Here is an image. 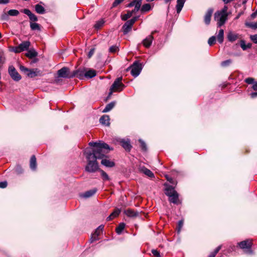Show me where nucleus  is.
<instances>
[{
  "label": "nucleus",
  "instance_id": "47",
  "mask_svg": "<svg viewBox=\"0 0 257 257\" xmlns=\"http://www.w3.org/2000/svg\"><path fill=\"white\" fill-rule=\"evenodd\" d=\"M118 49V48L116 46H112L109 48V52L111 53H115L117 51Z\"/></svg>",
  "mask_w": 257,
  "mask_h": 257
},
{
  "label": "nucleus",
  "instance_id": "14",
  "mask_svg": "<svg viewBox=\"0 0 257 257\" xmlns=\"http://www.w3.org/2000/svg\"><path fill=\"white\" fill-rule=\"evenodd\" d=\"M240 35L238 34L235 33L233 32H229L227 35V39L228 41L233 42L237 39H239Z\"/></svg>",
  "mask_w": 257,
  "mask_h": 257
},
{
  "label": "nucleus",
  "instance_id": "10",
  "mask_svg": "<svg viewBox=\"0 0 257 257\" xmlns=\"http://www.w3.org/2000/svg\"><path fill=\"white\" fill-rule=\"evenodd\" d=\"M85 70H86V68H79L78 69L73 71L72 75H74V77H76L82 80L85 78Z\"/></svg>",
  "mask_w": 257,
  "mask_h": 257
},
{
  "label": "nucleus",
  "instance_id": "64",
  "mask_svg": "<svg viewBox=\"0 0 257 257\" xmlns=\"http://www.w3.org/2000/svg\"><path fill=\"white\" fill-rule=\"evenodd\" d=\"M252 44L251 43H248L246 44V48L247 49L250 48L251 47Z\"/></svg>",
  "mask_w": 257,
  "mask_h": 257
},
{
  "label": "nucleus",
  "instance_id": "57",
  "mask_svg": "<svg viewBox=\"0 0 257 257\" xmlns=\"http://www.w3.org/2000/svg\"><path fill=\"white\" fill-rule=\"evenodd\" d=\"M246 25L251 28H253V29L257 28V23L248 24H246Z\"/></svg>",
  "mask_w": 257,
  "mask_h": 257
},
{
  "label": "nucleus",
  "instance_id": "58",
  "mask_svg": "<svg viewBox=\"0 0 257 257\" xmlns=\"http://www.w3.org/2000/svg\"><path fill=\"white\" fill-rule=\"evenodd\" d=\"M94 51H95V49L94 48L90 49V50L89 51V52L88 54V58H91V57L93 55Z\"/></svg>",
  "mask_w": 257,
  "mask_h": 257
},
{
  "label": "nucleus",
  "instance_id": "53",
  "mask_svg": "<svg viewBox=\"0 0 257 257\" xmlns=\"http://www.w3.org/2000/svg\"><path fill=\"white\" fill-rule=\"evenodd\" d=\"M231 63V60L229 59L222 62L221 65L222 66H226L229 65Z\"/></svg>",
  "mask_w": 257,
  "mask_h": 257
},
{
  "label": "nucleus",
  "instance_id": "20",
  "mask_svg": "<svg viewBox=\"0 0 257 257\" xmlns=\"http://www.w3.org/2000/svg\"><path fill=\"white\" fill-rule=\"evenodd\" d=\"M153 39V36L149 35L143 41L142 43L146 48H149L152 45Z\"/></svg>",
  "mask_w": 257,
  "mask_h": 257
},
{
  "label": "nucleus",
  "instance_id": "2",
  "mask_svg": "<svg viewBox=\"0 0 257 257\" xmlns=\"http://www.w3.org/2000/svg\"><path fill=\"white\" fill-rule=\"evenodd\" d=\"M89 145L91 147H96V150L98 155L102 156V158H98L101 160V164L106 167H113L114 166L115 164L113 161H110L108 159V157L106 156L110 148L109 146L104 143L101 142H90Z\"/></svg>",
  "mask_w": 257,
  "mask_h": 257
},
{
  "label": "nucleus",
  "instance_id": "16",
  "mask_svg": "<svg viewBox=\"0 0 257 257\" xmlns=\"http://www.w3.org/2000/svg\"><path fill=\"white\" fill-rule=\"evenodd\" d=\"M169 201L174 204L178 205L181 203L179 199V194L178 193L169 197Z\"/></svg>",
  "mask_w": 257,
  "mask_h": 257
},
{
  "label": "nucleus",
  "instance_id": "27",
  "mask_svg": "<svg viewBox=\"0 0 257 257\" xmlns=\"http://www.w3.org/2000/svg\"><path fill=\"white\" fill-rule=\"evenodd\" d=\"M120 213V210L119 209H115L110 214L109 216H108L106 218V220L107 221L111 220L113 219V218H115Z\"/></svg>",
  "mask_w": 257,
  "mask_h": 257
},
{
  "label": "nucleus",
  "instance_id": "44",
  "mask_svg": "<svg viewBox=\"0 0 257 257\" xmlns=\"http://www.w3.org/2000/svg\"><path fill=\"white\" fill-rule=\"evenodd\" d=\"M139 142L140 143V146H141L142 149L143 151H146L147 150V146H146V144H145V143L141 140H139Z\"/></svg>",
  "mask_w": 257,
  "mask_h": 257
},
{
  "label": "nucleus",
  "instance_id": "12",
  "mask_svg": "<svg viewBox=\"0 0 257 257\" xmlns=\"http://www.w3.org/2000/svg\"><path fill=\"white\" fill-rule=\"evenodd\" d=\"M238 246L241 249H250L251 248L252 243V240L250 239H246L238 243Z\"/></svg>",
  "mask_w": 257,
  "mask_h": 257
},
{
  "label": "nucleus",
  "instance_id": "37",
  "mask_svg": "<svg viewBox=\"0 0 257 257\" xmlns=\"http://www.w3.org/2000/svg\"><path fill=\"white\" fill-rule=\"evenodd\" d=\"M151 10V5L149 4H146L143 5L141 8V11L142 12H148Z\"/></svg>",
  "mask_w": 257,
  "mask_h": 257
},
{
  "label": "nucleus",
  "instance_id": "32",
  "mask_svg": "<svg viewBox=\"0 0 257 257\" xmlns=\"http://www.w3.org/2000/svg\"><path fill=\"white\" fill-rule=\"evenodd\" d=\"M30 26L31 29L33 31H41V26L38 23L30 22Z\"/></svg>",
  "mask_w": 257,
  "mask_h": 257
},
{
  "label": "nucleus",
  "instance_id": "36",
  "mask_svg": "<svg viewBox=\"0 0 257 257\" xmlns=\"http://www.w3.org/2000/svg\"><path fill=\"white\" fill-rule=\"evenodd\" d=\"M98 171L101 173V177L104 181L109 180L108 175L103 170L100 169Z\"/></svg>",
  "mask_w": 257,
  "mask_h": 257
},
{
  "label": "nucleus",
  "instance_id": "9",
  "mask_svg": "<svg viewBox=\"0 0 257 257\" xmlns=\"http://www.w3.org/2000/svg\"><path fill=\"white\" fill-rule=\"evenodd\" d=\"M9 73L11 78L16 81H19L21 79V76L17 72L15 68L11 66L9 68Z\"/></svg>",
  "mask_w": 257,
  "mask_h": 257
},
{
  "label": "nucleus",
  "instance_id": "22",
  "mask_svg": "<svg viewBox=\"0 0 257 257\" xmlns=\"http://www.w3.org/2000/svg\"><path fill=\"white\" fill-rule=\"evenodd\" d=\"M124 213L128 217H135L139 215L138 211H135L132 209H127L124 211Z\"/></svg>",
  "mask_w": 257,
  "mask_h": 257
},
{
  "label": "nucleus",
  "instance_id": "48",
  "mask_svg": "<svg viewBox=\"0 0 257 257\" xmlns=\"http://www.w3.org/2000/svg\"><path fill=\"white\" fill-rule=\"evenodd\" d=\"M152 253L155 257H161L160 252L157 249H152Z\"/></svg>",
  "mask_w": 257,
  "mask_h": 257
},
{
  "label": "nucleus",
  "instance_id": "50",
  "mask_svg": "<svg viewBox=\"0 0 257 257\" xmlns=\"http://www.w3.org/2000/svg\"><path fill=\"white\" fill-rule=\"evenodd\" d=\"M184 221L183 220H179L178 223V232H180L183 225Z\"/></svg>",
  "mask_w": 257,
  "mask_h": 257
},
{
  "label": "nucleus",
  "instance_id": "18",
  "mask_svg": "<svg viewBox=\"0 0 257 257\" xmlns=\"http://www.w3.org/2000/svg\"><path fill=\"white\" fill-rule=\"evenodd\" d=\"M139 171L150 178H154V173L144 166L140 167L139 168Z\"/></svg>",
  "mask_w": 257,
  "mask_h": 257
},
{
  "label": "nucleus",
  "instance_id": "24",
  "mask_svg": "<svg viewBox=\"0 0 257 257\" xmlns=\"http://www.w3.org/2000/svg\"><path fill=\"white\" fill-rule=\"evenodd\" d=\"M96 191L97 189L94 188L85 192L84 193L81 195V196L86 198H89L92 196L96 192Z\"/></svg>",
  "mask_w": 257,
  "mask_h": 257
},
{
  "label": "nucleus",
  "instance_id": "13",
  "mask_svg": "<svg viewBox=\"0 0 257 257\" xmlns=\"http://www.w3.org/2000/svg\"><path fill=\"white\" fill-rule=\"evenodd\" d=\"M22 12L24 13L25 14L27 15L29 17L30 23H34L38 21V19L37 16H36L34 14L32 13L30 10L25 9L23 10Z\"/></svg>",
  "mask_w": 257,
  "mask_h": 257
},
{
  "label": "nucleus",
  "instance_id": "51",
  "mask_svg": "<svg viewBox=\"0 0 257 257\" xmlns=\"http://www.w3.org/2000/svg\"><path fill=\"white\" fill-rule=\"evenodd\" d=\"M9 16L8 13L7 14L4 13L1 16V19L4 21H7L9 19Z\"/></svg>",
  "mask_w": 257,
  "mask_h": 257
},
{
  "label": "nucleus",
  "instance_id": "17",
  "mask_svg": "<svg viewBox=\"0 0 257 257\" xmlns=\"http://www.w3.org/2000/svg\"><path fill=\"white\" fill-rule=\"evenodd\" d=\"M213 12L212 9H209L204 16V20L206 25H209L210 23L211 18Z\"/></svg>",
  "mask_w": 257,
  "mask_h": 257
},
{
  "label": "nucleus",
  "instance_id": "54",
  "mask_svg": "<svg viewBox=\"0 0 257 257\" xmlns=\"http://www.w3.org/2000/svg\"><path fill=\"white\" fill-rule=\"evenodd\" d=\"M245 82L249 84H252L254 82V79L251 77H248L245 79Z\"/></svg>",
  "mask_w": 257,
  "mask_h": 257
},
{
  "label": "nucleus",
  "instance_id": "11",
  "mask_svg": "<svg viewBox=\"0 0 257 257\" xmlns=\"http://www.w3.org/2000/svg\"><path fill=\"white\" fill-rule=\"evenodd\" d=\"M103 227L104 226L101 225L95 229L94 233L92 234L90 239L91 243L98 239V236L102 233Z\"/></svg>",
  "mask_w": 257,
  "mask_h": 257
},
{
  "label": "nucleus",
  "instance_id": "25",
  "mask_svg": "<svg viewBox=\"0 0 257 257\" xmlns=\"http://www.w3.org/2000/svg\"><path fill=\"white\" fill-rule=\"evenodd\" d=\"M120 144L121 146L127 151H130L132 148V146L130 144V142L128 141H125L124 140H122L120 141Z\"/></svg>",
  "mask_w": 257,
  "mask_h": 257
},
{
  "label": "nucleus",
  "instance_id": "23",
  "mask_svg": "<svg viewBox=\"0 0 257 257\" xmlns=\"http://www.w3.org/2000/svg\"><path fill=\"white\" fill-rule=\"evenodd\" d=\"M109 119L108 115H103L100 118L99 121L102 124L108 126L110 124Z\"/></svg>",
  "mask_w": 257,
  "mask_h": 257
},
{
  "label": "nucleus",
  "instance_id": "42",
  "mask_svg": "<svg viewBox=\"0 0 257 257\" xmlns=\"http://www.w3.org/2000/svg\"><path fill=\"white\" fill-rule=\"evenodd\" d=\"M216 42V37L215 36L211 37L208 40V43L209 46H212Z\"/></svg>",
  "mask_w": 257,
  "mask_h": 257
},
{
  "label": "nucleus",
  "instance_id": "30",
  "mask_svg": "<svg viewBox=\"0 0 257 257\" xmlns=\"http://www.w3.org/2000/svg\"><path fill=\"white\" fill-rule=\"evenodd\" d=\"M25 55L29 58L32 59L36 57L38 55V53L35 50L31 49L28 51Z\"/></svg>",
  "mask_w": 257,
  "mask_h": 257
},
{
  "label": "nucleus",
  "instance_id": "63",
  "mask_svg": "<svg viewBox=\"0 0 257 257\" xmlns=\"http://www.w3.org/2000/svg\"><path fill=\"white\" fill-rule=\"evenodd\" d=\"M256 16H257V14H256V12H255L251 15V18L254 19L256 17Z\"/></svg>",
  "mask_w": 257,
  "mask_h": 257
},
{
  "label": "nucleus",
  "instance_id": "8",
  "mask_svg": "<svg viewBox=\"0 0 257 257\" xmlns=\"http://www.w3.org/2000/svg\"><path fill=\"white\" fill-rule=\"evenodd\" d=\"M227 14H223L217 12L215 13L214 18L217 21L219 27H221L224 24L227 20Z\"/></svg>",
  "mask_w": 257,
  "mask_h": 257
},
{
  "label": "nucleus",
  "instance_id": "15",
  "mask_svg": "<svg viewBox=\"0 0 257 257\" xmlns=\"http://www.w3.org/2000/svg\"><path fill=\"white\" fill-rule=\"evenodd\" d=\"M178 193L175 188L171 185H167L165 189V194L169 197Z\"/></svg>",
  "mask_w": 257,
  "mask_h": 257
},
{
  "label": "nucleus",
  "instance_id": "21",
  "mask_svg": "<svg viewBox=\"0 0 257 257\" xmlns=\"http://www.w3.org/2000/svg\"><path fill=\"white\" fill-rule=\"evenodd\" d=\"M85 78L87 79H90L96 76V72L95 70L91 69H87L86 68V70H85Z\"/></svg>",
  "mask_w": 257,
  "mask_h": 257
},
{
  "label": "nucleus",
  "instance_id": "55",
  "mask_svg": "<svg viewBox=\"0 0 257 257\" xmlns=\"http://www.w3.org/2000/svg\"><path fill=\"white\" fill-rule=\"evenodd\" d=\"M139 2V0H133L132 2L127 5V7H132L136 6L137 3Z\"/></svg>",
  "mask_w": 257,
  "mask_h": 257
},
{
  "label": "nucleus",
  "instance_id": "46",
  "mask_svg": "<svg viewBox=\"0 0 257 257\" xmlns=\"http://www.w3.org/2000/svg\"><path fill=\"white\" fill-rule=\"evenodd\" d=\"M15 171L18 174H20L23 172V169L20 166H17L15 168Z\"/></svg>",
  "mask_w": 257,
  "mask_h": 257
},
{
  "label": "nucleus",
  "instance_id": "7",
  "mask_svg": "<svg viewBox=\"0 0 257 257\" xmlns=\"http://www.w3.org/2000/svg\"><path fill=\"white\" fill-rule=\"evenodd\" d=\"M138 19V17H135L132 19L127 21L122 26V30L124 34H127L132 30V26Z\"/></svg>",
  "mask_w": 257,
  "mask_h": 257
},
{
  "label": "nucleus",
  "instance_id": "38",
  "mask_svg": "<svg viewBox=\"0 0 257 257\" xmlns=\"http://www.w3.org/2000/svg\"><path fill=\"white\" fill-rule=\"evenodd\" d=\"M8 13V15L11 16H17L19 14V11L17 10H10Z\"/></svg>",
  "mask_w": 257,
  "mask_h": 257
},
{
  "label": "nucleus",
  "instance_id": "35",
  "mask_svg": "<svg viewBox=\"0 0 257 257\" xmlns=\"http://www.w3.org/2000/svg\"><path fill=\"white\" fill-rule=\"evenodd\" d=\"M125 226V224L124 223H119V225H118V226H117L115 229L116 232L118 234H121L122 230L124 229Z\"/></svg>",
  "mask_w": 257,
  "mask_h": 257
},
{
  "label": "nucleus",
  "instance_id": "56",
  "mask_svg": "<svg viewBox=\"0 0 257 257\" xmlns=\"http://www.w3.org/2000/svg\"><path fill=\"white\" fill-rule=\"evenodd\" d=\"M8 183L6 181L0 182V188H5L7 187Z\"/></svg>",
  "mask_w": 257,
  "mask_h": 257
},
{
  "label": "nucleus",
  "instance_id": "61",
  "mask_svg": "<svg viewBox=\"0 0 257 257\" xmlns=\"http://www.w3.org/2000/svg\"><path fill=\"white\" fill-rule=\"evenodd\" d=\"M252 89L256 91L257 90V81L255 82L252 85Z\"/></svg>",
  "mask_w": 257,
  "mask_h": 257
},
{
  "label": "nucleus",
  "instance_id": "45",
  "mask_svg": "<svg viewBox=\"0 0 257 257\" xmlns=\"http://www.w3.org/2000/svg\"><path fill=\"white\" fill-rule=\"evenodd\" d=\"M240 45L243 50H246L247 49L246 45L245 44V41L241 40L240 41Z\"/></svg>",
  "mask_w": 257,
  "mask_h": 257
},
{
  "label": "nucleus",
  "instance_id": "40",
  "mask_svg": "<svg viewBox=\"0 0 257 257\" xmlns=\"http://www.w3.org/2000/svg\"><path fill=\"white\" fill-rule=\"evenodd\" d=\"M221 248V245L218 246L213 252H211L208 257H215Z\"/></svg>",
  "mask_w": 257,
  "mask_h": 257
},
{
  "label": "nucleus",
  "instance_id": "60",
  "mask_svg": "<svg viewBox=\"0 0 257 257\" xmlns=\"http://www.w3.org/2000/svg\"><path fill=\"white\" fill-rule=\"evenodd\" d=\"M250 97L252 98L256 97H257V92H252L250 93Z\"/></svg>",
  "mask_w": 257,
  "mask_h": 257
},
{
  "label": "nucleus",
  "instance_id": "6",
  "mask_svg": "<svg viewBox=\"0 0 257 257\" xmlns=\"http://www.w3.org/2000/svg\"><path fill=\"white\" fill-rule=\"evenodd\" d=\"M131 68V74L134 77H137L140 74L142 69V65L138 61H135Z\"/></svg>",
  "mask_w": 257,
  "mask_h": 257
},
{
  "label": "nucleus",
  "instance_id": "34",
  "mask_svg": "<svg viewBox=\"0 0 257 257\" xmlns=\"http://www.w3.org/2000/svg\"><path fill=\"white\" fill-rule=\"evenodd\" d=\"M115 105L114 102H111L110 103L107 104L104 109L103 110V112H107L112 109Z\"/></svg>",
  "mask_w": 257,
  "mask_h": 257
},
{
  "label": "nucleus",
  "instance_id": "3",
  "mask_svg": "<svg viewBox=\"0 0 257 257\" xmlns=\"http://www.w3.org/2000/svg\"><path fill=\"white\" fill-rule=\"evenodd\" d=\"M122 77L116 78L111 86L110 90L113 91H120L122 90L124 85L121 82Z\"/></svg>",
  "mask_w": 257,
  "mask_h": 257
},
{
  "label": "nucleus",
  "instance_id": "31",
  "mask_svg": "<svg viewBox=\"0 0 257 257\" xmlns=\"http://www.w3.org/2000/svg\"><path fill=\"white\" fill-rule=\"evenodd\" d=\"M217 40L219 43L221 44L223 43L224 40V31L223 29H220L219 31L218 34L217 35Z\"/></svg>",
  "mask_w": 257,
  "mask_h": 257
},
{
  "label": "nucleus",
  "instance_id": "41",
  "mask_svg": "<svg viewBox=\"0 0 257 257\" xmlns=\"http://www.w3.org/2000/svg\"><path fill=\"white\" fill-rule=\"evenodd\" d=\"M104 23V21L102 20L97 21L94 25V27L96 29L100 28Z\"/></svg>",
  "mask_w": 257,
  "mask_h": 257
},
{
  "label": "nucleus",
  "instance_id": "28",
  "mask_svg": "<svg viewBox=\"0 0 257 257\" xmlns=\"http://www.w3.org/2000/svg\"><path fill=\"white\" fill-rule=\"evenodd\" d=\"M35 11L39 14H44L45 13V8L40 4H37L35 6Z\"/></svg>",
  "mask_w": 257,
  "mask_h": 257
},
{
  "label": "nucleus",
  "instance_id": "52",
  "mask_svg": "<svg viewBox=\"0 0 257 257\" xmlns=\"http://www.w3.org/2000/svg\"><path fill=\"white\" fill-rule=\"evenodd\" d=\"M250 40L255 44H257V34L250 36Z\"/></svg>",
  "mask_w": 257,
  "mask_h": 257
},
{
  "label": "nucleus",
  "instance_id": "49",
  "mask_svg": "<svg viewBox=\"0 0 257 257\" xmlns=\"http://www.w3.org/2000/svg\"><path fill=\"white\" fill-rule=\"evenodd\" d=\"M124 0H115L113 3L112 7L114 8L117 7L118 5L121 4Z\"/></svg>",
  "mask_w": 257,
  "mask_h": 257
},
{
  "label": "nucleus",
  "instance_id": "59",
  "mask_svg": "<svg viewBox=\"0 0 257 257\" xmlns=\"http://www.w3.org/2000/svg\"><path fill=\"white\" fill-rule=\"evenodd\" d=\"M227 7L226 6H224L223 9L220 12H218L220 13L223 14H227Z\"/></svg>",
  "mask_w": 257,
  "mask_h": 257
},
{
  "label": "nucleus",
  "instance_id": "62",
  "mask_svg": "<svg viewBox=\"0 0 257 257\" xmlns=\"http://www.w3.org/2000/svg\"><path fill=\"white\" fill-rule=\"evenodd\" d=\"M9 2V0H0V4H6Z\"/></svg>",
  "mask_w": 257,
  "mask_h": 257
},
{
  "label": "nucleus",
  "instance_id": "19",
  "mask_svg": "<svg viewBox=\"0 0 257 257\" xmlns=\"http://www.w3.org/2000/svg\"><path fill=\"white\" fill-rule=\"evenodd\" d=\"M41 72L38 69H30L27 76L30 78H33L37 76H41Z\"/></svg>",
  "mask_w": 257,
  "mask_h": 257
},
{
  "label": "nucleus",
  "instance_id": "33",
  "mask_svg": "<svg viewBox=\"0 0 257 257\" xmlns=\"http://www.w3.org/2000/svg\"><path fill=\"white\" fill-rule=\"evenodd\" d=\"M142 1L143 0H139V2L136 4L135 9L130 11L132 15L139 11L142 5Z\"/></svg>",
  "mask_w": 257,
  "mask_h": 257
},
{
  "label": "nucleus",
  "instance_id": "4",
  "mask_svg": "<svg viewBox=\"0 0 257 257\" xmlns=\"http://www.w3.org/2000/svg\"><path fill=\"white\" fill-rule=\"evenodd\" d=\"M58 75L59 77L64 78H71L74 77L72 72L70 71L68 67H64L57 71Z\"/></svg>",
  "mask_w": 257,
  "mask_h": 257
},
{
  "label": "nucleus",
  "instance_id": "1",
  "mask_svg": "<svg viewBox=\"0 0 257 257\" xmlns=\"http://www.w3.org/2000/svg\"><path fill=\"white\" fill-rule=\"evenodd\" d=\"M91 150L87 149L85 150L84 154L87 160V164L85 170L89 173H95L100 169L97 159L102 158V156L98 154L96 147H92Z\"/></svg>",
  "mask_w": 257,
  "mask_h": 257
},
{
  "label": "nucleus",
  "instance_id": "26",
  "mask_svg": "<svg viewBox=\"0 0 257 257\" xmlns=\"http://www.w3.org/2000/svg\"><path fill=\"white\" fill-rule=\"evenodd\" d=\"M30 168L33 170H35L37 168L36 158L35 155H33L30 159Z\"/></svg>",
  "mask_w": 257,
  "mask_h": 257
},
{
  "label": "nucleus",
  "instance_id": "39",
  "mask_svg": "<svg viewBox=\"0 0 257 257\" xmlns=\"http://www.w3.org/2000/svg\"><path fill=\"white\" fill-rule=\"evenodd\" d=\"M133 15L130 11H127V13L121 16V19L123 21H126L131 18Z\"/></svg>",
  "mask_w": 257,
  "mask_h": 257
},
{
  "label": "nucleus",
  "instance_id": "43",
  "mask_svg": "<svg viewBox=\"0 0 257 257\" xmlns=\"http://www.w3.org/2000/svg\"><path fill=\"white\" fill-rule=\"evenodd\" d=\"M20 69L22 72H24L26 75H27V74L29 73L30 70V69H28L22 65H21L20 66Z\"/></svg>",
  "mask_w": 257,
  "mask_h": 257
},
{
  "label": "nucleus",
  "instance_id": "29",
  "mask_svg": "<svg viewBox=\"0 0 257 257\" xmlns=\"http://www.w3.org/2000/svg\"><path fill=\"white\" fill-rule=\"evenodd\" d=\"M185 2V0H177L176 5V11L178 14L180 13L182 10Z\"/></svg>",
  "mask_w": 257,
  "mask_h": 257
},
{
  "label": "nucleus",
  "instance_id": "5",
  "mask_svg": "<svg viewBox=\"0 0 257 257\" xmlns=\"http://www.w3.org/2000/svg\"><path fill=\"white\" fill-rule=\"evenodd\" d=\"M30 45L31 43L30 41H24L19 44L18 46L15 47L13 49V51L16 53H18L24 51L28 50Z\"/></svg>",
  "mask_w": 257,
  "mask_h": 257
}]
</instances>
